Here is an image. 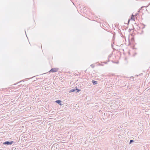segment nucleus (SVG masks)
<instances>
[{
	"label": "nucleus",
	"mask_w": 150,
	"mask_h": 150,
	"mask_svg": "<svg viewBox=\"0 0 150 150\" xmlns=\"http://www.w3.org/2000/svg\"><path fill=\"white\" fill-rule=\"evenodd\" d=\"M56 103L60 104L61 103V101L60 100H57L56 101Z\"/></svg>",
	"instance_id": "7"
},
{
	"label": "nucleus",
	"mask_w": 150,
	"mask_h": 150,
	"mask_svg": "<svg viewBox=\"0 0 150 150\" xmlns=\"http://www.w3.org/2000/svg\"><path fill=\"white\" fill-rule=\"evenodd\" d=\"M135 16H134L133 15H132L131 17V20H133L134 21H135Z\"/></svg>",
	"instance_id": "4"
},
{
	"label": "nucleus",
	"mask_w": 150,
	"mask_h": 150,
	"mask_svg": "<svg viewBox=\"0 0 150 150\" xmlns=\"http://www.w3.org/2000/svg\"><path fill=\"white\" fill-rule=\"evenodd\" d=\"M75 91V89H72L71 90H70V91H69V93H70L71 92H74Z\"/></svg>",
	"instance_id": "6"
},
{
	"label": "nucleus",
	"mask_w": 150,
	"mask_h": 150,
	"mask_svg": "<svg viewBox=\"0 0 150 150\" xmlns=\"http://www.w3.org/2000/svg\"><path fill=\"white\" fill-rule=\"evenodd\" d=\"M92 81L93 85L96 84H97V82L96 81L93 80Z\"/></svg>",
	"instance_id": "5"
},
{
	"label": "nucleus",
	"mask_w": 150,
	"mask_h": 150,
	"mask_svg": "<svg viewBox=\"0 0 150 150\" xmlns=\"http://www.w3.org/2000/svg\"><path fill=\"white\" fill-rule=\"evenodd\" d=\"M147 9L144 7H142L139 11V13L142 14V15L145 14L147 12Z\"/></svg>",
	"instance_id": "1"
},
{
	"label": "nucleus",
	"mask_w": 150,
	"mask_h": 150,
	"mask_svg": "<svg viewBox=\"0 0 150 150\" xmlns=\"http://www.w3.org/2000/svg\"><path fill=\"white\" fill-rule=\"evenodd\" d=\"M137 14H138L137 13H136L135 15H134L135 16V17H136V16H137Z\"/></svg>",
	"instance_id": "9"
},
{
	"label": "nucleus",
	"mask_w": 150,
	"mask_h": 150,
	"mask_svg": "<svg viewBox=\"0 0 150 150\" xmlns=\"http://www.w3.org/2000/svg\"><path fill=\"white\" fill-rule=\"evenodd\" d=\"M58 70V69L57 68H52L50 71L51 72H55L57 71Z\"/></svg>",
	"instance_id": "3"
},
{
	"label": "nucleus",
	"mask_w": 150,
	"mask_h": 150,
	"mask_svg": "<svg viewBox=\"0 0 150 150\" xmlns=\"http://www.w3.org/2000/svg\"><path fill=\"white\" fill-rule=\"evenodd\" d=\"M13 143V141H12L11 142H6L4 143V144H7V145H11Z\"/></svg>",
	"instance_id": "2"
},
{
	"label": "nucleus",
	"mask_w": 150,
	"mask_h": 150,
	"mask_svg": "<svg viewBox=\"0 0 150 150\" xmlns=\"http://www.w3.org/2000/svg\"><path fill=\"white\" fill-rule=\"evenodd\" d=\"M133 140H131L130 141V143H131V142H132Z\"/></svg>",
	"instance_id": "10"
},
{
	"label": "nucleus",
	"mask_w": 150,
	"mask_h": 150,
	"mask_svg": "<svg viewBox=\"0 0 150 150\" xmlns=\"http://www.w3.org/2000/svg\"><path fill=\"white\" fill-rule=\"evenodd\" d=\"M75 88H76V90L77 91V92L81 91L80 89H77V87H76Z\"/></svg>",
	"instance_id": "8"
}]
</instances>
